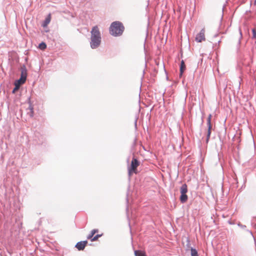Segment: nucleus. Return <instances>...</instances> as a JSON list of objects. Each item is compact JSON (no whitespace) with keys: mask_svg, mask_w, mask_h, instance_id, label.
<instances>
[{"mask_svg":"<svg viewBox=\"0 0 256 256\" xmlns=\"http://www.w3.org/2000/svg\"><path fill=\"white\" fill-rule=\"evenodd\" d=\"M26 80V79L24 78V76H20V78L16 80L14 82V86H18V87L20 86L22 84H24Z\"/></svg>","mask_w":256,"mask_h":256,"instance_id":"7","label":"nucleus"},{"mask_svg":"<svg viewBox=\"0 0 256 256\" xmlns=\"http://www.w3.org/2000/svg\"><path fill=\"white\" fill-rule=\"evenodd\" d=\"M252 38H256V30L254 28L252 29Z\"/></svg>","mask_w":256,"mask_h":256,"instance_id":"20","label":"nucleus"},{"mask_svg":"<svg viewBox=\"0 0 256 256\" xmlns=\"http://www.w3.org/2000/svg\"><path fill=\"white\" fill-rule=\"evenodd\" d=\"M98 232V229H94L92 230L90 233L88 235V236H87V238L88 239H92L94 236V235L96 233V232Z\"/></svg>","mask_w":256,"mask_h":256,"instance_id":"14","label":"nucleus"},{"mask_svg":"<svg viewBox=\"0 0 256 256\" xmlns=\"http://www.w3.org/2000/svg\"><path fill=\"white\" fill-rule=\"evenodd\" d=\"M50 14H49L44 20L43 22L42 26L44 28L46 27L48 24L50 22Z\"/></svg>","mask_w":256,"mask_h":256,"instance_id":"11","label":"nucleus"},{"mask_svg":"<svg viewBox=\"0 0 256 256\" xmlns=\"http://www.w3.org/2000/svg\"><path fill=\"white\" fill-rule=\"evenodd\" d=\"M247 231H248V232H250L252 236V231L249 230H248Z\"/></svg>","mask_w":256,"mask_h":256,"instance_id":"23","label":"nucleus"},{"mask_svg":"<svg viewBox=\"0 0 256 256\" xmlns=\"http://www.w3.org/2000/svg\"><path fill=\"white\" fill-rule=\"evenodd\" d=\"M240 36H241V37H242V32H241V31H240Z\"/></svg>","mask_w":256,"mask_h":256,"instance_id":"26","label":"nucleus"},{"mask_svg":"<svg viewBox=\"0 0 256 256\" xmlns=\"http://www.w3.org/2000/svg\"><path fill=\"white\" fill-rule=\"evenodd\" d=\"M211 117H212V115L210 114H209L207 120V124H208V132H207V134H206V137H208V138H210V134H211V130L212 128V126L211 122H211Z\"/></svg>","mask_w":256,"mask_h":256,"instance_id":"6","label":"nucleus"},{"mask_svg":"<svg viewBox=\"0 0 256 256\" xmlns=\"http://www.w3.org/2000/svg\"><path fill=\"white\" fill-rule=\"evenodd\" d=\"M238 226L240 227L241 228H243V229H244L245 228H246V226L245 225H242V224H238Z\"/></svg>","mask_w":256,"mask_h":256,"instance_id":"21","label":"nucleus"},{"mask_svg":"<svg viewBox=\"0 0 256 256\" xmlns=\"http://www.w3.org/2000/svg\"><path fill=\"white\" fill-rule=\"evenodd\" d=\"M124 30V26L122 22L119 21L112 22L109 28L110 34L114 36H122Z\"/></svg>","mask_w":256,"mask_h":256,"instance_id":"2","label":"nucleus"},{"mask_svg":"<svg viewBox=\"0 0 256 256\" xmlns=\"http://www.w3.org/2000/svg\"><path fill=\"white\" fill-rule=\"evenodd\" d=\"M209 140H210V138H208V137L206 138V144H208V142Z\"/></svg>","mask_w":256,"mask_h":256,"instance_id":"22","label":"nucleus"},{"mask_svg":"<svg viewBox=\"0 0 256 256\" xmlns=\"http://www.w3.org/2000/svg\"><path fill=\"white\" fill-rule=\"evenodd\" d=\"M90 34V46L92 49H96L100 46L102 41L101 34L98 26L92 28Z\"/></svg>","mask_w":256,"mask_h":256,"instance_id":"1","label":"nucleus"},{"mask_svg":"<svg viewBox=\"0 0 256 256\" xmlns=\"http://www.w3.org/2000/svg\"><path fill=\"white\" fill-rule=\"evenodd\" d=\"M140 162L134 156L132 158L131 162V164L128 168V175L130 176L132 172H136L137 167L139 166Z\"/></svg>","mask_w":256,"mask_h":256,"instance_id":"3","label":"nucleus"},{"mask_svg":"<svg viewBox=\"0 0 256 256\" xmlns=\"http://www.w3.org/2000/svg\"><path fill=\"white\" fill-rule=\"evenodd\" d=\"M39 48L43 50H44L45 48H46V43H44V42H42L40 44H39Z\"/></svg>","mask_w":256,"mask_h":256,"instance_id":"18","label":"nucleus"},{"mask_svg":"<svg viewBox=\"0 0 256 256\" xmlns=\"http://www.w3.org/2000/svg\"><path fill=\"white\" fill-rule=\"evenodd\" d=\"M216 36H217V34H215V35L214 36V37H216Z\"/></svg>","mask_w":256,"mask_h":256,"instance_id":"27","label":"nucleus"},{"mask_svg":"<svg viewBox=\"0 0 256 256\" xmlns=\"http://www.w3.org/2000/svg\"><path fill=\"white\" fill-rule=\"evenodd\" d=\"M190 254L191 256H198L197 250L193 248H190Z\"/></svg>","mask_w":256,"mask_h":256,"instance_id":"15","label":"nucleus"},{"mask_svg":"<svg viewBox=\"0 0 256 256\" xmlns=\"http://www.w3.org/2000/svg\"><path fill=\"white\" fill-rule=\"evenodd\" d=\"M205 40L204 30L202 29L196 36V40L198 42H202Z\"/></svg>","mask_w":256,"mask_h":256,"instance_id":"4","label":"nucleus"},{"mask_svg":"<svg viewBox=\"0 0 256 256\" xmlns=\"http://www.w3.org/2000/svg\"><path fill=\"white\" fill-rule=\"evenodd\" d=\"M19 88H20V87H18V86H14V88L12 90V92L13 94H14L16 91L18 90Z\"/></svg>","mask_w":256,"mask_h":256,"instance_id":"19","label":"nucleus"},{"mask_svg":"<svg viewBox=\"0 0 256 256\" xmlns=\"http://www.w3.org/2000/svg\"><path fill=\"white\" fill-rule=\"evenodd\" d=\"M180 200L182 203L186 202L188 200V196L186 194H180Z\"/></svg>","mask_w":256,"mask_h":256,"instance_id":"12","label":"nucleus"},{"mask_svg":"<svg viewBox=\"0 0 256 256\" xmlns=\"http://www.w3.org/2000/svg\"><path fill=\"white\" fill-rule=\"evenodd\" d=\"M28 100L29 106L28 109L30 110V112H28V114H29L30 117L32 118L34 116V108L32 104L30 102V98H28Z\"/></svg>","mask_w":256,"mask_h":256,"instance_id":"8","label":"nucleus"},{"mask_svg":"<svg viewBox=\"0 0 256 256\" xmlns=\"http://www.w3.org/2000/svg\"><path fill=\"white\" fill-rule=\"evenodd\" d=\"M135 256H146L145 253L140 250L134 251Z\"/></svg>","mask_w":256,"mask_h":256,"instance_id":"16","label":"nucleus"},{"mask_svg":"<svg viewBox=\"0 0 256 256\" xmlns=\"http://www.w3.org/2000/svg\"><path fill=\"white\" fill-rule=\"evenodd\" d=\"M136 123H137V120H135V122H134V124H135V126H136Z\"/></svg>","mask_w":256,"mask_h":256,"instance_id":"24","label":"nucleus"},{"mask_svg":"<svg viewBox=\"0 0 256 256\" xmlns=\"http://www.w3.org/2000/svg\"><path fill=\"white\" fill-rule=\"evenodd\" d=\"M87 244V240L80 241L76 243L75 247L78 248V250H82L85 248Z\"/></svg>","mask_w":256,"mask_h":256,"instance_id":"5","label":"nucleus"},{"mask_svg":"<svg viewBox=\"0 0 256 256\" xmlns=\"http://www.w3.org/2000/svg\"><path fill=\"white\" fill-rule=\"evenodd\" d=\"M185 69H186V65H185L184 61L183 60H182L181 61L180 65V76H181L182 75Z\"/></svg>","mask_w":256,"mask_h":256,"instance_id":"10","label":"nucleus"},{"mask_svg":"<svg viewBox=\"0 0 256 256\" xmlns=\"http://www.w3.org/2000/svg\"><path fill=\"white\" fill-rule=\"evenodd\" d=\"M102 234H98L96 235L95 236H94L92 239H91V241L92 242H94V241H96L98 240V239L101 237L102 236Z\"/></svg>","mask_w":256,"mask_h":256,"instance_id":"17","label":"nucleus"},{"mask_svg":"<svg viewBox=\"0 0 256 256\" xmlns=\"http://www.w3.org/2000/svg\"><path fill=\"white\" fill-rule=\"evenodd\" d=\"M254 4L256 6V0H255L254 2Z\"/></svg>","mask_w":256,"mask_h":256,"instance_id":"25","label":"nucleus"},{"mask_svg":"<svg viewBox=\"0 0 256 256\" xmlns=\"http://www.w3.org/2000/svg\"><path fill=\"white\" fill-rule=\"evenodd\" d=\"M180 194H186L188 192V187L186 184H183L180 188Z\"/></svg>","mask_w":256,"mask_h":256,"instance_id":"13","label":"nucleus"},{"mask_svg":"<svg viewBox=\"0 0 256 256\" xmlns=\"http://www.w3.org/2000/svg\"><path fill=\"white\" fill-rule=\"evenodd\" d=\"M21 76H24V78L25 79H26V76H27V70H26V66L24 65H23L22 67H21Z\"/></svg>","mask_w":256,"mask_h":256,"instance_id":"9","label":"nucleus"}]
</instances>
